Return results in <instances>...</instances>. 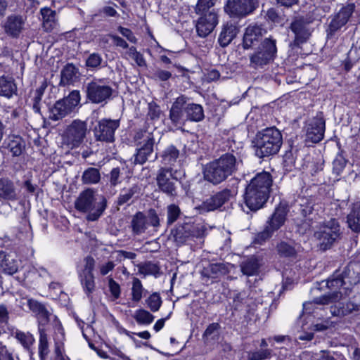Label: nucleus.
<instances>
[{
	"label": "nucleus",
	"instance_id": "f257e3e1",
	"mask_svg": "<svg viewBox=\"0 0 360 360\" xmlns=\"http://www.w3.org/2000/svg\"><path fill=\"white\" fill-rule=\"evenodd\" d=\"M273 184L269 172H259L247 184L243 199L245 205L252 211L262 208L269 198Z\"/></svg>",
	"mask_w": 360,
	"mask_h": 360
},
{
	"label": "nucleus",
	"instance_id": "f03ea898",
	"mask_svg": "<svg viewBox=\"0 0 360 360\" xmlns=\"http://www.w3.org/2000/svg\"><path fill=\"white\" fill-rule=\"evenodd\" d=\"M241 162V160L233 153H226L206 165L204 169L205 179L218 185L234 174Z\"/></svg>",
	"mask_w": 360,
	"mask_h": 360
},
{
	"label": "nucleus",
	"instance_id": "7ed1b4c3",
	"mask_svg": "<svg viewBox=\"0 0 360 360\" xmlns=\"http://www.w3.org/2000/svg\"><path fill=\"white\" fill-rule=\"evenodd\" d=\"M189 100L187 96L181 95L172 103L169 117L174 126L183 125L187 120L198 122L204 119L202 106L200 104L190 103Z\"/></svg>",
	"mask_w": 360,
	"mask_h": 360
},
{
	"label": "nucleus",
	"instance_id": "20e7f679",
	"mask_svg": "<svg viewBox=\"0 0 360 360\" xmlns=\"http://www.w3.org/2000/svg\"><path fill=\"white\" fill-rule=\"evenodd\" d=\"M75 209L86 214L89 221H97L107 207V200L103 196H98L91 188L82 191L75 202Z\"/></svg>",
	"mask_w": 360,
	"mask_h": 360
},
{
	"label": "nucleus",
	"instance_id": "39448f33",
	"mask_svg": "<svg viewBox=\"0 0 360 360\" xmlns=\"http://www.w3.org/2000/svg\"><path fill=\"white\" fill-rule=\"evenodd\" d=\"M255 143L256 155L263 158L279 151L283 143V136L276 127H269L257 133Z\"/></svg>",
	"mask_w": 360,
	"mask_h": 360
},
{
	"label": "nucleus",
	"instance_id": "423d86ee",
	"mask_svg": "<svg viewBox=\"0 0 360 360\" xmlns=\"http://www.w3.org/2000/svg\"><path fill=\"white\" fill-rule=\"evenodd\" d=\"M206 229L204 225L191 222H184L179 224L172 234L174 240L178 245L191 243L192 241L199 240L205 237Z\"/></svg>",
	"mask_w": 360,
	"mask_h": 360
},
{
	"label": "nucleus",
	"instance_id": "0eeeda50",
	"mask_svg": "<svg viewBox=\"0 0 360 360\" xmlns=\"http://www.w3.org/2000/svg\"><path fill=\"white\" fill-rule=\"evenodd\" d=\"M276 53V39L266 38L257 50L250 55V66L254 69L263 68L274 60Z\"/></svg>",
	"mask_w": 360,
	"mask_h": 360
},
{
	"label": "nucleus",
	"instance_id": "6e6552de",
	"mask_svg": "<svg viewBox=\"0 0 360 360\" xmlns=\"http://www.w3.org/2000/svg\"><path fill=\"white\" fill-rule=\"evenodd\" d=\"M340 226L335 219H330L324 222L314 233V237L318 241V246L323 251L330 249L340 238Z\"/></svg>",
	"mask_w": 360,
	"mask_h": 360
},
{
	"label": "nucleus",
	"instance_id": "1a4fd4ad",
	"mask_svg": "<svg viewBox=\"0 0 360 360\" xmlns=\"http://www.w3.org/2000/svg\"><path fill=\"white\" fill-rule=\"evenodd\" d=\"M80 98L79 91L73 90L68 96L57 101L53 106L49 108V119L52 121H58L65 117L79 104Z\"/></svg>",
	"mask_w": 360,
	"mask_h": 360
},
{
	"label": "nucleus",
	"instance_id": "9d476101",
	"mask_svg": "<svg viewBox=\"0 0 360 360\" xmlns=\"http://www.w3.org/2000/svg\"><path fill=\"white\" fill-rule=\"evenodd\" d=\"M112 91V88L101 79H94L86 86L87 99L95 104L106 103L111 98Z\"/></svg>",
	"mask_w": 360,
	"mask_h": 360
},
{
	"label": "nucleus",
	"instance_id": "9b49d317",
	"mask_svg": "<svg viewBox=\"0 0 360 360\" xmlns=\"http://www.w3.org/2000/svg\"><path fill=\"white\" fill-rule=\"evenodd\" d=\"M259 6V0H227L224 11L232 18H243Z\"/></svg>",
	"mask_w": 360,
	"mask_h": 360
},
{
	"label": "nucleus",
	"instance_id": "f8f14e48",
	"mask_svg": "<svg viewBox=\"0 0 360 360\" xmlns=\"http://www.w3.org/2000/svg\"><path fill=\"white\" fill-rule=\"evenodd\" d=\"M119 127L120 120L101 119L93 130L95 139L106 143L113 142L115 131Z\"/></svg>",
	"mask_w": 360,
	"mask_h": 360
},
{
	"label": "nucleus",
	"instance_id": "ddd939ff",
	"mask_svg": "<svg viewBox=\"0 0 360 360\" xmlns=\"http://www.w3.org/2000/svg\"><path fill=\"white\" fill-rule=\"evenodd\" d=\"M176 171L172 167H161L157 174V185L160 191L169 196L177 195L176 181L177 179L174 176Z\"/></svg>",
	"mask_w": 360,
	"mask_h": 360
},
{
	"label": "nucleus",
	"instance_id": "4468645a",
	"mask_svg": "<svg viewBox=\"0 0 360 360\" xmlns=\"http://www.w3.org/2000/svg\"><path fill=\"white\" fill-rule=\"evenodd\" d=\"M295 208L306 220H316L321 207L312 196L299 195L295 201Z\"/></svg>",
	"mask_w": 360,
	"mask_h": 360
},
{
	"label": "nucleus",
	"instance_id": "2eb2a0df",
	"mask_svg": "<svg viewBox=\"0 0 360 360\" xmlns=\"http://www.w3.org/2000/svg\"><path fill=\"white\" fill-rule=\"evenodd\" d=\"M354 4H348L342 7L338 13L330 17V20L326 29L327 38L335 37L341 28L348 22L354 11Z\"/></svg>",
	"mask_w": 360,
	"mask_h": 360
},
{
	"label": "nucleus",
	"instance_id": "dca6fc26",
	"mask_svg": "<svg viewBox=\"0 0 360 360\" xmlns=\"http://www.w3.org/2000/svg\"><path fill=\"white\" fill-rule=\"evenodd\" d=\"M87 131V124L85 122L75 120L67 127L64 139L72 148L78 147L84 141Z\"/></svg>",
	"mask_w": 360,
	"mask_h": 360
},
{
	"label": "nucleus",
	"instance_id": "f3484780",
	"mask_svg": "<svg viewBox=\"0 0 360 360\" xmlns=\"http://www.w3.org/2000/svg\"><path fill=\"white\" fill-rule=\"evenodd\" d=\"M290 30L295 35L293 41L290 43L292 48L299 47L309 39L312 29L310 22L304 18H296L290 24Z\"/></svg>",
	"mask_w": 360,
	"mask_h": 360
},
{
	"label": "nucleus",
	"instance_id": "a211bd4d",
	"mask_svg": "<svg viewBox=\"0 0 360 360\" xmlns=\"http://www.w3.org/2000/svg\"><path fill=\"white\" fill-rule=\"evenodd\" d=\"M237 194V190L234 188H224L205 200L201 208L204 211L210 212L220 208L223 205L234 198Z\"/></svg>",
	"mask_w": 360,
	"mask_h": 360
},
{
	"label": "nucleus",
	"instance_id": "6ab92c4d",
	"mask_svg": "<svg viewBox=\"0 0 360 360\" xmlns=\"http://www.w3.org/2000/svg\"><path fill=\"white\" fill-rule=\"evenodd\" d=\"M195 24V29L199 37L205 38L208 36L218 24V14L215 8L208 13L200 14Z\"/></svg>",
	"mask_w": 360,
	"mask_h": 360
},
{
	"label": "nucleus",
	"instance_id": "aec40b11",
	"mask_svg": "<svg viewBox=\"0 0 360 360\" xmlns=\"http://www.w3.org/2000/svg\"><path fill=\"white\" fill-rule=\"evenodd\" d=\"M25 22V17L18 14H11L3 22L2 28L7 36L17 39L23 32Z\"/></svg>",
	"mask_w": 360,
	"mask_h": 360
},
{
	"label": "nucleus",
	"instance_id": "412c9836",
	"mask_svg": "<svg viewBox=\"0 0 360 360\" xmlns=\"http://www.w3.org/2000/svg\"><path fill=\"white\" fill-rule=\"evenodd\" d=\"M325 120L323 117L316 116L314 117L306 126L307 140L312 143L321 141L324 136Z\"/></svg>",
	"mask_w": 360,
	"mask_h": 360
},
{
	"label": "nucleus",
	"instance_id": "4be33fe9",
	"mask_svg": "<svg viewBox=\"0 0 360 360\" xmlns=\"http://www.w3.org/2000/svg\"><path fill=\"white\" fill-rule=\"evenodd\" d=\"M18 193L14 182L8 177L0 178V202L16 201Z\"/></svg>",
	"mask_w": 360,
	"mask_h": 360
},
{
	"label": "nucleus",
	"instance_id": "5701e85b",
	"mask_svg": "<svg viewBox=\"0 0 360 360\" xmlns=\"http://www.w3.org/2000/svg\"><path fill=\"white\" fill-rule=\"evenodd\" d=\"M330 312L334 316H345L348 315L360 316V304L352 302L337 303L330 307Z\"/></svg>",
	"mask_w": 360,
	"mask_h": 360
},
{
	"label": "nucleus",
	"instance_id": "b1692460",
	"mask_svg": "<svg viewBox=\"0 0 360 360\" xmlns=\"http://www.w3.org/2000/svg\"><path fill=\"white\" fill-rule=\"evenodd\" d=\"M53 340L55 342L54 356L51 360H70L69 357L65 354V333L63 328L60 325L55 327Z\"/></svg>",
	"mask_w": 360,
	"mask_h": 360
},
{
	"label": "nucleus",
	"instance_id": "393cba45",
	"mask_svg": "<svg viewBox=\"0 0 360 360\" xmlns=\"http://www.w3.org/2000/svg\"><path fill=\"white\" fill-rule=\"evenodd\" d=\"M288 210L284 205H278L268 219L266 225L274 232L278 231L285 222Z\"/></svg>",
	"mask_w": 360,
	"mask_h": 360
},
{
	"label": "nucleus",
	"instance_id": "a878e982",
	"mask_svg": "<svg viewBox=\"0 0 360 360\" xmlns=\"http://www.w3.org/2000/svg\"><path fill=\"white\" fill-rule=\"evenodd\" d=\"M141 191V188L138 184H133L128 188L121 189L117 200V205H130L134 202V199L139 198Z\"/></svg>",
	"mask_w": 360,
	"mask_h": 360
},
{
	"label": "nucleus",
	"instance_id": "bb28decb",
	"mask_svg": "<svg viewBox=\"0 0 360 360\" xmlns=\"http://www.w3.org/2000/svg\"><path fill=\"white\" fill-rule=\"evenodd\" d=\"M27 305L37 318L39 326L41 327L49 322L51 313L43 304L37 300L30 299L27 300Z\"/></svg>",
	"mask_w": 360,
	"mask_h": 360
},
{
	"label": "nucleus",
	"instance_id": "cd10ccee",
	"mask_svg": "<svg viewBox=\"0 0 360 360\" xmlns=\"http://www.w3.org/2000/svg\"><path fill=\"white\" fill-rule=\"evenodd\" d=\"M238 32V26L232 22H227L224 25L218 38L220 46L222 47L227 46L236 37Z\"/></svg>",
	"mask_w": 360,
	"mask_h": 360
},
{
	"label": "nucleus",
	"instance_id": "c85d7f7f",
	"mask_svg": "<svg viewBox=\"0 0 360 360\" xmlns=\"http://www.w3.org/2000/svg\"><path fill=\"white\" fill-rule=\"evenodd\" d=\"M79 69L72 63H68L60 72V84L63 86L72 84L79 79Z\"/></svg>",
	"mask_w": 360,
	"mask_h": 360
},
{
	"label": "nucleus",
	"instance_id": "c756f323",
	"mask_svg": "<svg viewBox=\"0 0 360 360\" xmlns=\"http://www.w3.org/2000/svg\"><path fill=\"white\" fill-rule=\"evenodd\" d=\"M262 28L257 25L248 26L243 36V46L248 49L257 42L262 37Z\"/></svg>",
	"mask_w": 360,
	"mask_h": 360
},
{
	"label": "nucleus",
	"instance_id": "7c9ffc66",
	"mask_svg": "<svg viewBox=\"0 0 360 360\" xmlns=\"http://www.w3.org/2000/svg\"><path fill=\"white\" fill-rule=\"evenodd\" d=\"M42 16V27L46 32H51L58 25V20L55 11L49 7H44L40 9Z\"/></svg>",
	"mask_w": 360,
	"mask_h": 360
},
{
	"label": "nucleus",
	"instance_id": "2f4dec72",
	"mask_svg": "<svg viewBox=\"0 0 360 360\" xmlns=\"http://www.w3.org/2000/svg\"><path fill=\"white\" fill-rule=\"evenodd\" d=\"M4 147L7 148L13 156H19L25 148V142L18 136H8L4 141Z\"/></svg>",
	"mask_w": 360,
	"mask_h": 360
},
{
	"label": "nucleus",
	"instance_id": "473e14b6",
	"mask_svg": "<svg viewBox=\"0 0 360 360\" xmlns=\"http://www.w3.org/2000/svg\"><path fill=\"white\" fill-rule=\"evenodd\" d=\"M261 263L257 257L252 256L240 264V271L243 275L252 276L259 273Z\"/></svg>",
	"mask_w": 360,
	"mask_h": 360
},
{
	"label": "nucleus",
	"instance_id": "72a5a7b5",
	"mask_svg": "<svg viewBox=\"0 0 360 360\" xmlns=\"http://www.w3.org/2000/svg\"><path fill=\"white\" fill-rule=\"evenodd\" d=\"M154 143L155 142L144 143L137 148L136 153L134 155L133 163L134 165L144 164L153 153Z\"/></svg>",
	"mask_w": 360,
	"mask_h": 360
},
{
	"label": "nucleus",
	"instance_id": "f704fd0d",
	"mask_svg": "<svg viewBox=\"0 0 360 360\" xmlns=\"http://www.w3.org/2000/svg\"><path fill=\"white\" fill-rule=\"evenodd\" d=\"M17 87L12 77H0V96L10 98L15 94Z\"/></svg>",
	"mask_w": 360,
	"mask_h": 360
},
{
	"label": "nucleus",
	"instance_id": "c9c22d12",
	"mask_svg": "<svg viewBox=\"0 0 360 360\" xmlns=\"http://www.w3.org/2000/svg\"><path fill=\"white\" fill-rule=\"evenodd\" d=\"M148 226V220L145 214L138 212L133 217L131 221L132 232L134 235H141L146 231Z\"/></svg>",
	"mask_w": 360,
	"mask_h": 360
},
{
	"label": "nucleus",
	"instance_id": "e433bc0d",
	"mask_svg": "<svg viewBox=\"0 0 360 360\" xmlns=\"http://www.w3.org/2000/svg\"><path fill=\"white\" fill-rule=\"evenodd\" d=\"M347 222L354 232H360V201L354 204L350 213L347 215Z\"/></svg>",
	"mask_w": 360,
	"mask_h": 360
},
{
	"label": "nucleus",
	"instance_id": "4c0bfd02",
	"mask_svg": "<svg viewBox=\"0 0 360 360\" xmlns=\"http://www.w3.org/2000/svg\"><path fill=\"white\" fill-rule=\"evenodd\" d=\"M276 251L281 257L295 258L297 255V250L292 242L280 241L276 245Z\"/></svg>",
	"mask_w": 360,
	"mask_h": 360
},
{
	"label": "nucleus",
	"instance_id": "58836bf2",
	"mask_svg": "<svg viewBox=\"0 0 360 360\" xmlns=\"http://www.w3.org/2000/svg\"><path fill=\"white\" fill-rule=\"evenodd\" d=\"M39 356L40 360H47L48 355L50 352L49 343L47 334L42 327L39 326Z\"/></svg>",
	"mask_w": 360,
	"mask_h": 360
},
{
	"label": "nucleus",
	"instance_id": "ea45409f",
	"mask_svg": "<svg viewBox=\"0 0 360 360\" xmlns=\"http://www.w3.org/2000/svg\"><path fill=\"white\" fill-rule=\"evenodd\" d=\"M179 155V150L174 146H168L164 151L162 155V162L165 166L172 167L174 165L176 160Z\"/></svg>",
	"mask_w": 360,
	"mask_h": 360
},
{
	"label": "nucleus",
	"instance_id": "a19ab883",
	"mask_svg": "<svg viewBox=\"0 0 360 360\" xmlns=\"http://www.w3.org/2000/svg\"><path fill=\"white\" fill-rule=\"evenodd\" d=\"M344 284H345V282L340 275L329 278L326 281L327 287L334 290L332 295H327L330 297V302H332V300L338 299L339 297V294H341V292H337V290L342 287Z\"/></svg>",
	"mask_w": 360,
	"mask_h": 360
},
{
	"label": "nucleus",
	"instance_id": "79ce46f5",
	"mask_svg": "<svg viewBox=\"0 0 360 360\" xmlns=\"http://www.w3.org/2000/svg\"><path fill=\"white\" fill-rule=\"evenodd\" d=\"M82 289L87 296L95 290L96 284L94 275L78 274Z\"/></svg>",
	"mask_w": 360,
	"mask_h": 360
},
{
	"label": "nucleus",
	"instance_id": "37998d69",
	"mask_svg": "<svg viewBox=\"0 0 360 360\" xmlns=\"http://www.w3.org/2000/svg\"><path fill=\"white\" fill-rule=\"evenodd\" d=\"M14 337L27 350L30 349L35 341L33 335L29 332L25 333L18 330L15 332Z\"/></svg>",
	"mask_w": 360,
	"mask_h": 360
},
{
	"label": "nucleus",
	"instance_id": "c03bdc74",
	"mask_svg": "<svg viewBox=\"0 0 360 360\" xmlns=\"http://www.w3.org/2000/svg\"><path fill=\"white\" fill-rule=\"evenodd\" d=\"M101 175L99 170L94 167H89L82 174V181L85 184H94L100 181Z\"/></svg>",
	"mask_w": 360,
	"mask_h": 360
},
{
	"label": "nucleus",
	"instance_id": "a18cd8bd",
	"mask_svg": "<svg viewBox=\"0 0 360 360\" xmlns=\"http://www.w3.org/2000/svg\"><path fill=\"white\" fill-rule=\"evenodd\" d=\"M147 290L144 289L141 281L138 278H134L131 287V300L134 302H139Z\"/></svg>",
	"mask_w": 360,
	"mask_h": 360
},
{
	"label": "nucleus",
	"instance_id": "49530a36",
	"mask_svg": "<svg viewBox=\"0 0 360 360\" xmlns=\"http://www.w3.org/2000/svg\"><path fill=\"white\" fill-rule=\"evenodd\" d=\"M134 140L137 146L143 145L144 143L155 142L153 134L147 130H139L136 131Z\"/></svg>",
	"mask_w": 360,
	"mask_h": 360
},
{
	"label": "nucleus",
	"instance_id": "de8ad7c7",
	"mask_svg": "<svg viewBox=\"0 0 360 360\" xmlns=\"http://www.w3.org/2000/svg\"><path fill=\"white\" fill-rule=\"evenodd\" d=\"M134 318L139 324L149 325L154 320V316L145 309H138L135 311Z\"/></svg>",
	"mask_w": 360,
	"mask_h": 360
},
{
	"label": "nucleus",
	"instance_id": "09e8293b",
	"mask_svg": "<svg viewBox=\"0 0 360 360\" xmlns=\"http://www.w3.org/2000/svg\"><path fill=\"white\" fill-rule=\"evenodd\" d=\"M139 271L144 276L153 275L157 276L160 273V267L155 263L147 262L139 265Z\"/></svg>",
	"mask_w": 360,
	"mask_h": 360
},
{
	"label": "nucleus",
	"instance_id": "8fccbe9b",
	"mask_svg": "<svg viewBox=\"0 0 360 360\" xmlns=\"http://www.w3.org/2000/svg\"><path fill=\"white\" fill-rule=\"evenodd\" d=\"M330 297L328 295H323L319 297H316L312 302H307L303 304V310L308 314L312 313L313 307L315 304H328L330 303Z\"/></svg>",
	"mask_w": 360,
	"mask_h": 360
},
{
	"label": "nucleus",
	"instance_id": "3c124183",
	"mask_svg": "<svg viewBox=\"0 0 360 360\" xmlns=\"http://www.w3.org/2000/svg\"><path fill=\"white\" fill-rule=\"evenodd\" d=\"M207 271L210 273L209 276L217 278L221 275H224L228 272V269L224 264L214 263L209 265Z\"/></svg>",
	"mask_w": 360,
	"mask_h": 360
},
{
	"label": "nucleus",
	"instance_id": "603ef678",
	"mask_svg": "<svg viewBox=\"0 0 360 360\" xmlns=\"http://www.w3.org/2000/svg\"><path fill=\"white\" fill-rule=\"evenodd\" d=\"M272 351L269 349H261L248 353V360H265L271 357Z\"/></svg>",
	"mask_w": 360,
	"mask_h": 360
},
{
	"label": "nucleus",
	"instance_id": "864d4df0",
	"mask_svg": "<svg viewBox=\"0 0 360 360\" xmlns=\"http://www.w3.org/2000/svg\"><path fill=\"white\" fill-rule=\"evenodd\" d=\"M103 61L102 56L98 53H91L85 61L86 67L90 70L98 69L100 68Z\"/></svg>",
	"mask_w": 360,
	"mask_h": 360
},
{
	"label": "nucleus",
	"instance_id": "5fc2aeb1",
	"mask_svg": "<svg viewBox=\"0 0 360 360\" xmlns=\"http://www.w3.org/2000/svg\"><path fill=\"white\" fill-rule=\"evenodd\" d=\"M181 214V210L178 205L171 204L167 207V223L168 225L175 222Z\"/></svg>",
	"mask_w": 360,
	"mask_h": 360
},
{
	"label": "nucleus",
	"instance_id": "6e6d98bb",
	"mask_svg": "<svg viewBox=\"0 0 360 360\" xmlns=\"http://www.w3.org/2000/svg\"><path fill=\"white\" fill-rule=\"evenodd\" d=\"M217 0H198L195 11L197 14L208 13L212 8Z\"/></svg>",
	"mask_w": 360,
	"mask_h": 360
},
{
	"label": "nucleus",
	"instance_id": "4d7b16f0",
	"mask_svg": "<svg viewBox=\"0 0 360 360\" xmlns=\"http://www.w3.org/2000/svg\"><path fill=\"white\" fill-rule=\"evenodd\" d=\"M220 325L218 323H210L203 333L205 341L215 340L219 335Z\"/></svg>",
	"mask_w": 360,
	"mask_h": 360
},
{
	"label": "nucleus",
	"instance_id": "13d9d810",
	"mask_svg": "<svg viewBox=\"0 0 360 360\" xmlns=\"http://www.w3.org/2000/svg\"><path fill=\"white\" fill-rule=\"evenodd\" d=\"M347 164V160L342 153H338L333 162V172L337 176L344 170Z\"/></svg>",
	"mask_w": 360,
	"mask_h": 360
},
{
	"label": "nucleus",
	"instance_id": "bf43d9fd",
	"mask_svg": "<svg viewBox=\"0 0 360 360\" xmlns=\"http://www.w3.org/2000/svg\"><path fill=\"white\" fill-rule=\"evenodd\" d=\"M146 302L148 307L153 312L158 311L162 304V299L160 295L157 292H154L150 295Z\"/></svg>",
	"mask_w": 360,
	"mask_h": 360
},
{
	"label": "nucleus",
	"instance_id": "052dcab7",
	"mask_svg": "<svg viewBox=\"0 0 360 360\" xmlns=\"http://www.w3.org/2000/svg\"><path fill=\"white\" fill-rule=\"evenodd\" d=\"M4 264L1 267V270L8 274H13L18 271V263L13 258L12 256H9L8 259H6V262H4Z\"/></svg>",
	"mask_w": 360,
	"mask_h": 360
},
{
	"label": "nucleus",
	"instance_id": "680f3d73",
	"mask_svg": "<svg viewBox=\"0 0 360 360\" xmlns=\"http://www.w3.org/2000/svg\"><path fill=\"white\" fill-rule=\"evenodd\" d=\"M84 266L81 271H79L78 274L94 275L93 271L95 268V259L91 256H87L84 258Z\"/></svg>",
	"mask_w": 360,
	"mask_h": 360
},
{
	"label": "nucleus",
	"instance_id": "e2e57ef3",
	"mask_svg": "<svg viewBox=\"0 0 360 360\" xmlns=\"http://www.w3.org/2000/svg\"><path fill=\"white\" fill-rule=\"evenodd\" d=\"M274 233L272 230L269 229V227L265 225L264 230L256 235L255 242L261 245L269 240L273 236Z\"/></svg>",
	"mask_w": 360,
	"mask_h": 360
},
{
	"label": "nucleus",
	"instance_id": "0e129e2a",
	"mask_svg": "<svg viewBox=\"0 0 360 360\" xmlns=\"http://www.w3.org/2000/svg\"><path fill=\"white\" fill-rule=\"evenodd\" d=\"M162 111L160 106L155 102L148 103V117L151 120H158L160 119Z\"/></svg>",
	"mask_w": 360,
	"mask_h": 360
},
{
	"label": "nucleus",
	"instance_id": "69168bd1",
	"mask_svg": "<svg viewBox=\"0 0 360 360\" xmlns=\"http://www.w3.org/2000/svg\"><path fill=\"white\" fill-rule=\"evenodd\" d=\"M108 288L114 300H117L120 297L121 288L118 283L112 278L108 277Z\"/></svg>",
	"mask_w": 360,
	"mask_h": 360
},
{
	"label": "nucleus",
	"instance_id": "338daca9",
	"mask_svg": "<svg viewBox=\"0 0 360 360\" xmlns=\"http://www.w3.org/2000/svg\"><path fill=\"white\" fill-rule=\"evenodd\" d=\"M117 30L124 37H125L131 43H137V38L134 36V33L131 30L122 26H119L117 27Z\"/></svg>",
	"mask_w": 360,
	"mask_h": 360
},
{
	"label": "nucleus",
	"instance_id": "774afa93",
	"mask_svg": "<svg viewBox=\"0 0 360 360\" xmlns=\"http://www.w3.org/2000/svg\"><path fill=\"white\" fill-rule=\"evenodd\" d=\"M352 68L355 69V76L357 77L358 81L360 82V58L354 64H352L350 61H345L344 63V68L345 70L349 71Z\"/></svg>",
	"mask_w": 360,
	"mask_h": 360
}]
</instances>
